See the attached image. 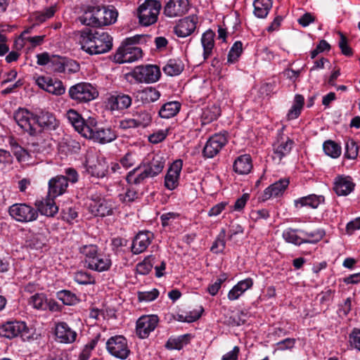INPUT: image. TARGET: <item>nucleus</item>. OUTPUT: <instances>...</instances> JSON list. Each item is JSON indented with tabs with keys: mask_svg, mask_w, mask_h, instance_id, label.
<instances>
[{
	"mask_svg": "<svg viewBox=\"0 0 360 360\" xmlns=\"http://www.w3.org/2000/svg\"><path fill=\"white\" fill-rule=\"evenodd\" d=\"M79 42L82 50L91 55L108 52L112 47V38L105 32L82 31Z\"/></svg>",
	"mask_w": 360,
	"mask_h": 360,
	"instance_id": "f257e3e1",
	"label": "nucleus"
},
{
	"mask_svg": "<svg viewBox=\"0 0 360 360\" xmlns=\"http://www.w3.org/2000/svg\"><path fill=\"white\" fill-rule=\"evenodd\" d=\"M117 18V12L113 7L88 5L80 17V21L85 25L101 27L114 23Z\"/></svg>",
	"mask_w": 360,
	"mask_h": 360,
	"instance_id": "f03ea898",
	"label": "nucleus"
},
{
	"mask_svg": "<svg viewBox=\"0 0 360 360\" xmlns=\"http://www.w3.org/2000/svg\"><path fill=\"white\" fill-rule=\"evenodd\" d=\"M79 251L84 257V264L88 269L98 272L110 269L111 259L108 256L98 253V248L96 245H82Z\"/></svg>",
	"mask_w": 360,
	"mask_h": 360,
	"instance_id": "7ed1b4c3",
	"label": "nucleus"
},
{
	"mask_svg": "<svg viewBox=\"0 0 360 360\" xmlns=\"http://www.w3.org/2000/svg\"><path fill=\"white\" fill-rule=\"evenodd\" d=\"M141 37L127 38L118 48L113 56V60L117 63H133L142 57L141 48L134 46L137 42V39Z\"/></svg>",
	"mask_w": 360,
	"mask_h": 360,
	"instance_id": "20e7f679",
	"label": "nucleus"
},
{
	"mask_svg": "<svg viewBox=\"0 0 360 360\" xmlns=\"http://www.w3.org/2000/svg\"><path fill=\"white\" fill-rule=\"evenodd\" d=\"M85 131L84 137L99 143H107L114 141L117 135L110 128L98 127L95 118H90L89 127Z\"/></svg>",
	"mask_w": 360,
	"mask_h": 360,
	"instance_id": "39448f33",
	"label": "nucleus"
},
{
	"mask_svg": "<svg viewBox=\"0 0 360 360\" xmlns=\"http://www.w3.org/2000/svg\"><path fill=\"white\" fill-rule=\"evenodd\" d=\"M161 4L156 0H146L138 8L139 22L144 26H149L158 20Z\"/></svg>",
	"mask_w": 360,
	"mask_h": 360,
	"instance_id": "423d86ee",
	"label": "nucleus"
},
{
	"mask_svg": "<svg viewBox=\"0 0 360 360\" xmlns=\"http://www.w3.org/2000/svg\"><path fill=\"white\" fill-rule=\"evenodd\" d=\"M8 214L17 221L27 223L37 220V210L27 203H15L8 207Z\"/></svg>",
	"mask_w": 360,
	"mask_h": 360,
	"instance_id": "0eeeda50",
	"label": "nucleus"
},
{
	"mask_svg": "<svg viewBox=\"0 0 360 360\" xmlns=\"http://www.w3.org/2000/svg\"><path fill=\"white\" fill-rule=\"evenodd\" d=\"M105 345L108 353L117 359H126L130 354L127 340L123 335L110 337Z\"/></svg>",
	"mask_w": 360,
	"mask_h": 360,
	"instance_id": "6e6552de",
	"label": "nucleus"
},
{
	"mask_svg": "<svg viewBox=\"0 0 360 360\" xmlns=\"http://www.w3.org/2000/svg\"><path fill=\"white\" fill-rule=\"evenodd\" d=\"M85 172L92 177L101 179L108 172V163L104 158H98L94 154H88L84 163Z\"/></svg>",
	"mask_w": 360,
	"mask_h": 360,
	"instance_id": "1a4fd4ad",
	"label": "nucleus"
},
{
	"mask_svg": "<svg viewBox=\"0 0 360 360\" xmlns=\"http://www.w3.org/2000/svg\"><path fill=\"white\" fill-rule=\"evenodd\" d=\"M69 95L78 102H88L96 98L98 91L89 83H79L70 88Z\"/></svg>",
	"mask_w": 360,
	"mask_h": 360,
	"instance_id": "9d476101",
	"label": "nucleus"
},
{
	"mask_svg": "<svg viewBox=\"0 0 360 360\" xmlns=\"http://www.w3.org/2000/svg\"><path fill=\"white\" fill-rule=\"evenodd\" d=\"M13 118L18 125L31 136H35L38 130L35 127V115L25 108H20L13 115Z\"/></svg>",
	"mask_w": 360,
	"mask_h": 360,
	"instance_id": "9b49d317",
	"label": "nucleus"
},
{
	"mask_svg": "<svg viewBox=\"0 0 360 360\" xmlns=\"http://www.w3.org/2000/svg\"><path fill=\"white\" fill-rule=\"evenodd\" d=\"M160 70L157 65H147L136 67L133 71V77L140 83H154L159 80Z\"/></svg>",
	"mask_w": 360,
	"mask_h": 360,
	"instance_id": "f8f14e48",
	"label": "nucleus"
},
{
	"mask_svg": "<svg viewBox=\"0 0 360 360\" xmlns=\"http://www.w3.org/2000/svg\"><path fill=\"white\" fill-rule=\"evenodd\" d=\"M35 83L40 89L55 96H61L65 92L63 82L57 79L39 76L35 78Z\"/></svg>",
	"mask_w": 360,
	"mask_h": 360,
	"instance_id": "ddd939ff",
	"label": "nucleus"
},
{
	"mask_svg": "<svg viewBox=\"0 0 360 360\" xmlns=\"http://www.w3.org/2000/svg\"><path fill=\"white\" fill-rule=\"evenodd\" d=\"M228 140L225 134H215L206 142L202 154L205 158H212L217 155L226 144Z\"/></svg>",
	"mask_w": 360,
	"mask_h": 360,
	"instance_id": "4468645a",
	"label": "nucleus"
},
{
	"mask_svg": "<svg viewBox=\"0 0 360 360\" xmlns=\"http://www.w3.org/2000/svg\"><path fill=\"white\" fill-rule=\"evenodd\" d=\"M159 319L157 315H144L136 321V333L141 339L148 337L158 326Z\"/></svg>",
	"mask_w": 360,
	"mask_h": 360,
	"instance_id": "2eb2a0df",
	"label": "nucleus"
},
{
	"mask_svg": "<svg viewBox=\"0 0 360 360\" xmlns=\"http://www.w3.org/2000/svg\"><path fill=\"white\" fill-rule=\"evenodd\" d=\"M89 211L96 217L112 215L115 209V202L105 198L93 199L89 204Z\"/></svg>",
	"mask_w": 360,
	"mask_h": 360,
	"instance_id": "dca6fc26",
	"label": "nucleus"
},
{
	"mask_svg": "<svg viewBox=\"0 0 360 360\" xmlns=\"http://www.w3.org/2000/svg\"><path fill=\"white\" fill-rule=\"evenodd\" d=\"M54 334L56 340L63 344H72L77 340V333L64 321L56 323Z\"/></svg>",
	"mask_w": 360,
	"mask_h": 360,
	"instance_id": "f3484780",
	"label": "nucleus"
},
{
	"mask_svg": "<svg viewBox=\"0 0 360 360\" xmlns=\"http://www.w3.org/2000/svg\"><path fill=\"white\" fill-rule=\"evenodd\" d=\"M151 178L160 174L165 165V158L161 154H153L141 162Z\"/></svg>",
	"mask_w": 360,
	"mask_h": 360,
	"instance_id": "a211bd4d",
	"label": "nucleus"
},
{
	"mask_svg": "<svg viewBox=\"0 0 360 360\" xmlns=\"http://www.w3.org/2000/svg\"><path fill=\"white\" fill-rule=\"evenodd\" d=\"M182 167V160H176L169 167L165 176V186L168 190L172 191L178 186Z\"/></svg>",
	"mask_w": 360,
	"mask_h": 360,
	"instance_id": "6ab92c4d",
	"label": "nucleus"
},
{
	"mask_svg": "<svg viewBox=\"0 0 360 360\" xmlns=\"http://www.w3.org/2000/svg\"><path fill=\"white\" fill-rule=\"evenodd\" d=\"M197 23L198 17L189 15L179 21L174 27V32L179 37H186L195 31Z\"/></svg>",
	"mask_w": 360,
	"mask_h": 360,
	"instance_id": "aec40b11",
	"label": "nucleus"
},
{
	"mask_svg": "<svg viewBox=\"0 0 360 360\" xmlns=\"http://www.w3.org/2000/svg\"><path fill=\"white\" fill-rule=\"evenodd\" d=\"M188 0H169L165 6L164 13L169 18L181 16L188 11Z\"/></svg>",
	"mask_w": 360,
	"mask_h": 360,
	"instance_id": "412c9836",
	"label": "nucleus"
},
{
	"mask_svg": "<svg viewBox=\"0 0 360 360\" xmlns=\"http://www.w3.org/2000/svg\"><path fill=\"white\" fill-rule=\"evenodd\" d=\"M68 187V179L63 175H58L49 181L48 196L56 198L64 194Z\"/></svg>",
	"mask_w": 360,
	"mask_h": 360,
	"instance_id": "4be33fe9",
	"label": "nucleus"
},
{
	"mask_svg": "<svg viewBox=\"0 0 360 360\" xmlns=\"http://www.w3.org/2000/svg\"><path fill=\"white\" fill-rule=\"evenodd\" d=\"M289 185L288 179H281L278 181L271 184L264 191L261 195L262 201H266L271 198H276L282 195Z\"/></svg>",
	"mask_w": 360,
	"mask_h": 360,
	"instance_id": "5701e85b",
	"label": "nucleus"
},
{
	"mask_svg": "<svg viewBox=\"0 0 360 360\" xmlns=\"http://www.w3.org/2000/svg\"><path fill=\"white\" fill-rule=\"evenodd\" d=\"M355 184L349 176L339 175L334 180L333 189L338 195L346 196L353 191Z\"/></svg>",
	"mask_w": 360,
	"mask_h": 360,
	"instance_id": "b1692460",
	"label": "nucleus"
},
{
	"mask_svg": "<svg viewBox=\"0 0 360 360\" xmlns=\"http://www.w3.org/2000/svg\"><path fill=\"white\" fill-rule=\"evenodd\" d=\"M153 234L150 231H140L135 236L132 242L131 252L138 255L144 252L150 244Z\"/></svg>",
	"mask_w": 360,
	"mask_h": 360,
	"instance_id": "393cba45",
	"label": "nucleus"
},
{
	"mask_svg": "<svg viewBox=\"0 0 360 360\" xmlns=\"http://www.w3.org/2000/svg\"><path fill=\"white\" fill-rule=\"evenodd\" d=\"M27 328L22 321H8L0 326V335L11 339L21 334Z\"/></svg>",
	"mask_w": 360,
	"mask_h": 360,
	"instance_id": "a878e982",
	"label": "nucleus"
},
{
	"mask_svg": "<svg viewBox=\"0 0 360 360\" xmlns=\"http://www.w3.org/2000/svg\"><path fill=\"white\" fill-rule=\"evenodd\" d=\"M66 117L70 124L82 136L85 135L86 128L89 127L90 118L84 120L82 117L73 109H70L66 112Z\"/></svg>",
	"mask_w": 360,
	"mask_h": 360,
	"instance_id": "bb28decb",
	"label": "nucleus"
},
{
	"mask_svg": "<svg viewBox=\"0 0 360 360\" xmlns=\"http://www.w3.org/2000/svg\"><path fill=\"white\" fill-rule=\"evenodd\" d=\"M148 178L151 177L141 163H140L127 173L125 179L129 185L138 186L143 184Z\"/></svg>",
	"mask_w": 360,
	"mask_h": 360,
	"instance_id": "cd10ccee",
	"label": "nucleus"
},
{
	"mask_svg": "<svg viewBox=\"0 0 360 360\" xmlns=\"http://www.w3.org/2000/svg\"><path fill=\"white\" fill-rule=\"evenodd\" d=\"M34 205L38 213L49 217H54L58 212V207L56 205L54 198L48 195L41 200L36 201Z\"/></svg>",
	"mask_w": 360,
	"mask_h": 360,
	"instance_id": "c85d7f7f",
	"label": "nucleus"
},
{
	"mask_svg": "<svg viewBox=\"0 0 360 360\" xmlns=\"http://www.w3.org/2000/svg\"><path fill=\"white\" fill-rule=\"evenodd\" d=\"M132 103L130 96L122 93L110 96L108 99V104L112 110H122L129 108Z\"/></svg>",
	"mask_w": 360,
	"mask_h": 360,
	"instance_id": "c756f323",
	"label": "nucleus"
},
{
	"mask_svg": "<svg viewBox=\"0 0 360 360\" xmlns=\"http://www.w3.org/2000/svg\"><path fill=\"white\" fill-rule=\"evenodd\" d=\"M36 124L44 129L53 130L56 129L59 123L53 113L42 111L38 115H35Z\"/></svg>",
	"mask_w": 360,
	"mask_h": 360,
	"instance_id": "7c9ffc66",
	"label": "nucleus"
},
{
	"mask_svg": "<svg viewBox=\"0 0 360 360\" xmlns=\"http://www.w3.org/2000/svg\"><path fill=\"white\" fill-rule=\"evenodd\" d=\"M253 285V281L248 278L237 283L228 292L227 297L230 301H235L240 298L245 292L251 288Z\"/></svg>",
	"mask_w": 360,
	"mask_h": 360,
	"instance_id": "2f4dec72",
	"label": "nucleus"
},
{
	"mask_svg": "<svg viewBox=\"0 0 360 360\" xmlns=\"http://www.w3.org/2000/svg\"><path fill=\"white\" fill-rule=\"evenodd\" d=\"M294 141L288 137L285 139L278 140L274 145V159L281 161L283 157L290 153Z\"/></svg>",
	"mask_w": 360,
	"mask_h": 360,
	"instance_id": "473e14b6",
	"label": "nucleus"
},
{
	"mask_svg": "<svg viewBox=\"0 0 360 360\" xmlns=\"http://www.w3.org/2000/svg\"><path fill=\"white\" fill-rule=\"evenodd\" d=\"M323 202L324 197L323 195L311 194L295 200L294 204L296 208L309 207L312 209H316Z\"/></svg>",
	"mask_w": 360,
	"mask_h": 360,
	"instance_id": "72a5a7b5",
	"label": "nucleus"
},
{
	"mask_svg": "<svg viewBox=\"0 0 360 360\" xmlns=\"http://www.w3.org/2000/svg\"><path fill=\"white\" fill-rule=\"evenodd\" d=\"M214 37L215 33L211 30H207L202 35L201 44L203 48L202 56L204 60L208 59L213 53Z\"/></svg>",
	"mask_w": 360,
	"mask_h": 360,
	"instance_id": "f704fd0d",
	"label": "nucleus"
},
{
	"mask_svg": "<svg viewBox=\"0 0 360 360\" xmlns=\"http://www.w3.org/2000/svg\"><path fill=\"white\" fill-rule=\"evenodd\" d=\"M252 168V158L245 154L238 157L233 163V170L239 174H248Z\"/></svg>",
	"mask_w": 360,
	"mask_h": 360,
	"instance_id": "c9c22d12",
	"label": "nucleus"
},
{
	"mask_svg": "<svg viewBox=\"0 0 360 360\" xmlns=\"http://www.w3.org/2000/svg\"><path fill=\"white\" fill-rule=\"evenodd\" d=\"M11 146L14 156L19 162L27 165L34 163V161H32V153L31 152L27 151L16 142H12Z\"/></svg>",
	"mask_w": 360,
	"mask_h": 360,
	"instance_id": "e433bc0d",
	"label": "nucleus"
},
{
	"mask_svg": "<svg viewBox=\"0 0 360 360\" xmlns=\"http://www.w3.org/2000/svg\"><path fill=\"white\" fill-rule=\"evenodd\" d=\"M136 96L143 103H149L158 101L160 97V93L154 87H146L136 92Z\"/></svg>",
	"mask_w": 360,
	"mask_h": 360,
	"instance_id": "4c0bfd02",
	"label": "nucleus"
},
{
	"mask_svg": "<svg viewBox=\"0 0 360 360\" xmlns=\"http://www.w3.org/2000/svg\"><path fill=\"white\" fill-rule=\"evenodd\" d=\"M302 243H316L320 241L325 235L323 230L318 229L312 231L299 230Z\"/></svg>",
	"mask_w": 360,
	"mask_h": 360,
	"instance_id": "58836bf2",
	"label": "nucleus"
},
{
	"mask_svg": "<svg viewBox=\"0 0 360 360\" xmlns=\"http://www.w3.org/2000/svg\"><path fill=\"white\" fill-rule=\"evenodd\" d=\"M272 4V0H255L253 1L255 15L259 18H265L271 9Z\"/></svg>",
	"mask_w": 360,
	"mask_h": 360,
	"instance_id": "ea45409f",
	"label": "nucleus"
},
{
	"mask_svg": "<svg viewBox=\"0 0 360 360\" xmlns=\"http://www.w3.org/2000/svg\"><path fill=\"white\" fill-rule=\"evenodd\" d=\"M220 113L221 110L218 105L215 103L208 104L202 109L201 117L203 124H207L217 120Z\"/></svg>",
	"mask_w": 360,
	"mask_h": 360,
	"instance_id": "a19ab883",
	"label": "nucleus"
},
{
	"mask_svg": "<svg viewBox=\"0 0 360 360\" xmlns=\"http://www.w3.org/2000/svg\"><path fill=\"white\" fill-rule=\"evenodd\" d=\"M304 103V97L300 94H296L294 98L293 104L287 114L288 120L297 119L302 110Z\"/></svg>",
	"mask_w": 360,
	"mask_h": 360,
	"instance_id": "79ce46f5",
	"label": "nucleus"
},
{
	"mask_svg": "<svg viewBox=\"0 0 360 360\" xmlns=\"http://www.w3.org/2000/svg\"><path fill=\"white\" fill-rule=\"evenodd\" d=\"M184 67V64L181 60L170 59L163 67V71L169 76H176L183 71Z\"/></svg>",
	"mask_w": 360,
	"mask_h": 360,
	"instance_id": "37998d69",
	"label": "nucleus"
},
{
	"mask_svg": "<svg viewBox=\"0 0 360 360\" xmlns=\"http://www.w3.org/2000/svg\"><path fill=\"white\" fill-rule=\"evenodd\" d=\"M179 110L180 104L179 102H168L161 107L159 115L162 118L168 119L176 115Z\"/></svg>",
	"mask_w": 360,
	"mask_h": 360,
	"instance_id": "c03bdc74",
	"label": "nucleus"
},
{
	"mask_svg": "<svg viewBox=\"0 0 360 360\" xmlns=\"http://www.w3.org/2000/svg\"><path fill=\"white\" fill-rule=\"evenodd\" d=\"M323 149L326 155L332 158H339L342 153L341 146L331 140H327L323 143Z\"/></svg>",
	"mask_w": 360,
	"mask_h": 360,
	"instance_id": "a18cd8bd",
	"label": "nucleus"
},
{
	"mask_svg": "<svg viewBox=\"0 0 360 360\" xmlns=\"http://www.w3.org/2000/svg\"><path fill=\"white\" fill-rule=\"evenodd\" d=\"M99 340H105L104 338H101V335L100 333L97 334L94 339L84 345L79 354V360H89L91 356V352L94 350Z\"/></svg>",
	"mask_w": 360,
	"mask_h": 360,
	"instance_id": "49530a36",
	"label": "nucleus"
},
{
	"mask_svg": "<svg viewBox=\"0 0 360 360\" xmlns=\"http://www.w3.org/2000/svg\"><path fill=\"white\" fill-rule=\"evenodd\" d=\"M299 230L300 229H293L291 228L285 229L282 233L283 238L288 243L300 245L302 244V240L300 234H298Z\"/></svg>",
	"mask_w": 360,
	"mask_h": 360,
	"instance_id": "de8ad7c7",
	"label": "nucleus"
},
{
	"mask_svg": "<svg viewBox=\"0 0 360 360\" xmlns=\"http://www.w3.org/2000/svg\"><path fill=\"white\" fill-rule=\"evenodd\" d=\"M190 340V335H183L175 338H170L167 346L171 349H181L186 345Z\"/></svg>",
	"mask_w": 360,
	"mask_h": 360,
	"instance_id": "09e8293b",
	"label": "nucleus"
},
{
	"mask_svg": "<svg viewBox=\"0 0 360 360\" xmlns=\"http://www.w3.org/2000/svg\"><path fill=\"white\" fill-rule=\"evenodd\" d=\"M56 297L65 305H75L79 302L77 295L67 290L58 291L56 294Z\"/></svg>",
	"mask_w": 360,
	"mask_h": 360,
	"instance_id": "8fccbe9b",
	"label": "nucleus"
},
{
	"mask_svg": "<svg viewBox=\"0 0 360 360\" xmlns=\"http://www.w3.org/2000/svg\"><path fill=\"white\" fill-rule=\"evenodd\" d=\"M29 304L34 309L45 310L47 308V298L44 293H36L30 298Z\"/></svg>",
	"mask_w": 360,
	"mask_h": 360,
	"instance_id": "3c124183",
	"label": "nucleus"
},
{
	"mask_svg": "<svg viewBox=\"0 0 360 360\" xmlns=\"http://www.w3.org/2000/svg\"><path fill=\"white\" fill-rule=\"evenodd\" d=\"M242 52H243L242 42L239 41H236L229 52L228 57H227V62L231 64L235 63L238 60Z\"/></svg>",
	"mask_w": 360,
	"mask_h": 360,
	"instance_id": "603ef678",
	"label": "nucleus"
},
{
	"mask_svg": "<svg viewBox=\"0 0 360 360\" xmlns=\"http://www.w3.org/2000/svg\"><path fill=\"white\" fill-rule=\"evenodd\" d=\"M225 236L226 231L224 229H221L211 247L212 252L218 254L224 251L226 247Z\"/></svg>",
	"mask_w": 360,
	"mask_h": 360,
	"instance_id": "864d4df0",
	"label": "nucleus"
},
{
	"mask_svg": "<svg viewBox=\"0 0 360 360\" xmlns=\"http://www.w3.org/2000/svg\"><path fill=\"white\" fill-rule=\"evenodd\" d=\"M359 148L353 139H349L345 143V157L347 159L354 160L358 155Z\"/></svg>",
	"mask_w": 360,
	"mask_h": 360,
	"instance_id": "5fc2aeb1",
	"label": "nucleus"
},
{
	"mask_svg": "<svg viewBox=\"0 0 360 360\" xmlns=\"http://www.w3.org/2000/svg\"><path fill=\"white\" fill-rule=\"evenodd\" d=\"M138 160L137 155L133 152L127 153L122 158H120V162L122 167L128 169L134 166Z\"/></svg>",
	"mask_w": 360,
	"mask_h": 360,
	"instance_id": "6e6d98bb",
	"label": "nucleus"
},
{
	"mask_svg": "<svg viewBox=\"0 0 360 360\" xmlns=\"http://www.w3.org/2000/svg\"><path fill=\"white\" fill-rule=\"evenodd\" d=\"M159 291L156 288H153L149 291H143L138 292V299L140 302H152L158 298Z\"/></svg>",
	"mask_w": 360,
	"mask_h": 360,
	"instance_id": "4d7b16f0",
	"label": "nucleus"
},
{
	"mask_svg": "<svg viewBox=\"0 0 360 360\" xmlns=\"http://www.w3.org/2000/svg\"><path fill=\"white\" fill-rule=\"evenodd\" d=\"M136 121L139 127H148L152 120L150 114L147 111H141L136 115Z\"/></svg>",
	"mask_w": 360,
	"mask_h": 360,
	"instance_id": "13d9d810",
	"label": "nucleus"
},
{
	"mask_svg": "<svg viewBox=\"0 0 360 360\" xmlns=\"http://www.w3.org/2000/svg\"><path fill=\"white\" fill-rule=\"evenodd\" d=\"M227 279V276L225 274H221L216 281L210 284L207 288L208 292L212 295L214 296L217 294L219 289L221 287V284Z\"/></svg>",
	"mask_w": 360,
	"mask_h": 360,
	"instance_id": "bf43d9fd",
	"label": "nucleus"
},
{
	"mask_svg": "<svg viewBox=\"0 0 360 360\" xmlns=\"http://www.w3.org/2000/svg\"><path fill=\"white\" fill-rule=\"evenodd\" d=\"M139 193L134 188H128L126 191L119 195L120 200L124 203H130L138 198Z\"/></svg>",
	"mask_w": 360,
	"mask_h": 360,
	"instance_id": "052dcab7",
	"label": "nucleus"
},
{
	"mask_svg": "<svg viewBox=\"0 0 360 360\" xmlns=\"http://www.w3.org/2000/svg\"><path fill=\"white\" fill-rule=\"evenodd\" d=\"M77 217V212L72 207H67L61 210L62 219L70 224L73 223Z\"/></svg>",
	"mask_w": 360,
	"mask_h": 360,
	"instance_id": "680f3d73",
	"label": "nucleus"
},
{
	"mask_svg": "<svg viewBox=\"0 0 360 360\" xmlns=\"http://www.w3.org/2000/svg\"><path fill=\"white\" fill-rule=\"evenodd\" d=\"M349 342L350 345L360 351V328H355L349 335Z\"/></svg>",
	"mask_w": 360,
	"mask_h": 360,
	"instance_id": "e2e57ef3",
	"label": "nucleus"
},
{
	"mask_svg": "<svg viewBox=\"0 0 360 360\" xmlns=\"http://www.w3.org/2000/svg\"><path fill=\"white\" fill-rule=\"evenodd\" d=\"M55 10L53 8H49L44 12L34 13V18L37 23H41L53 16Z\"/></svg>",
	"mask_w": 360,
	"mask_h": 360,
	"instance_id": "0e129e2a",
	"label": "nucleus"
},
{
	"mask_svg": "<svg viewBox=\"0 0 360 360\" xmlns=\"http://www.w3.org/2000/svg\"><path fill=\"white\" fill-rule=\"evenodd\" d=\"M63 143L71 153H77L80 150V143L70 137L65 139Z\"/></svg>",
	"mask_w": 360,
	"mask_h": 360,
	"instance_id": "69168bd1",
	"label": "nucleus"
},
{
	"mask_svg": "<svg viewBox=\"0 0 360 360\" xmlns=\"http://www.w3.org/2000/svg\"><path fill=\"white\" fill-rule=\"evenodd\" d=\"M167 136V130L160 129L148 136V141L154 144L162 142Z\"/></svg>",
	"mask_w": 360,
	"mask_h": 360,
	"instance_id": "338daca9",
	"label": "nucleus"
},
{
	"mask_svg": "<svg viewBox=\"0 0 360 360\" xmlns=\"http://www.w3.org/2000/svg\"><path fill=\"white\" fill-rule=\"evenodd\" d=\"M75 281L79 284L86 285L92 282V277L86 272L78 271L75 274Z\"/></svg>",
	"mask_w": 360,
	"mask_h": 360,
	"instance_id": "774afa93",
	"label": "nucleus"
}]
</instances>
